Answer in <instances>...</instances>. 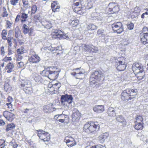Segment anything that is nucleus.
<instances>
[{"mask_svg": "<svg viewBox=\"0 0 148 148\" xmlns=\"http://www.w3.org/2000/svg\"><path fill=\"white\" fill-rule=\"evenodd\" d=\"M50 108L48 105L45 106L43 107V110L45 112H48L49 111Z\"/></svg>", "mask_w": 148, "mask_h": 148, "instance_id": "44", "label": "nucleus"}, {"mask_svg": "<svg viewBox=\"0 0 148 148\" xmlns=\"http://www.w3.org/2000/svg\"><path fill=\"white\" fill-rule=\"evenodd\" d=\"M90 126H89V130H88V131L90 132V133L95 132H96L99 130L100 128L99 125L97 122H90Z\"/></svg>", "mask_w": 148, "mask_h": 148, "instance_id": "7", "label": "nucleus"}, {"mask_svg": "<svg viewBox=\"0 0 148 148\" xmlns=\"http://www.w3.org/2000/svg\"><path fill=\"white\" fill-rule=\"evenodd\" d=\"M51 7L53 12H55L59 11L60 8L58 6H56V5L52 3L51 4Z\"/></svg>", "mask_w": 148, "mask_h": 148, "instance_id": "36", "label": "nucleus"}, {"mask_svg": "<svg viewBox=\"0 0 148 148\" xmlns=\"http://www.w3.org/2000/svg\"><path fill=\"white\" fill-rule=\"evenodd\" d=\"M90 122H88L85 124L84 125L83 127V130L85 131V132L88 133H90V132L88 131V130H89V126H90Z\"/></svg>", "mask_w": 148, "mask_h": 148, "instance_id": "34", "label": "nucleus"}, {"mask_svg": "<svg viewBox=\"0 0 148 148\" xmlns=\"http://www.w3.org/2000/svg\"><path fill=\"white\" fill-rule=\"evenodd\" d=\"M116 121L118 122L124 124L125 123V119L122 115H119L116 116Z\"/></svg>", "mask_w": 148, "mask_h": 148, "instance_id": "29", "label": "nucleus"}, {"mask_svg": "<svg viewBox=\"0 0 148 148\" xmlns=\"http://www.w3.org/2000/svg\"><path fill=\"white\" fill-rule=\"evenodd\" d=\"M111 27L114 32L117 34H121L124 31L123 26L121 22L114 23L112 25Z\"/></svg>", "mask_w": 148, "mask_h": 148, "instance_id": "1", "label": "nucleus"}, {"mask_svg": "<svg viewBox=\"0 0 148 148\" xmlns=\"http://www.w3.org/2000/svg\"><path fill=\"white\" fill-rule=\"evenodd\" d=\"M108 136V134L106 132L101 134L99 137V140L100 143H103Z\"/></svg>", "mask_w": 148, "mask_h": 148, "instance_id": "21", "label": "nucleus"}, {"mask_svg": "<svg viewBox=\"0 0 148 148\" xmlns=\"http://www.w3.org/2000/svg\"><path fill=\"white\" fill-rule=\"evenodd\" d=\"M68 138V137H67L66 138L64 139V141H67L68 143H69V142H73V143L74 144H73V145H72V144H71L70 145H68V146L69 147H72L74 145H75L76 144V142L75 140H74V139L72 137H71L70 136L69 137V139H67L66 138ZM73 143H72V144Z\"/></svg>", "mask_w": 148, "mask_h": 148, "instance_id": "26", "label": "nucleus"}, {"mask_svg": "<svg viewBox=\"0 0 148 148\" xmlns=\"http://www.w3.org/2000/svg\"><path fill=\"white\" fill-rule=\"evenodd\" d=\"M13 39V38H11L10 37H8V38H7V39H6L7 40L8 43L10 47H11L12 46V41Z\"/></svg>", "mask_w": 148, "mask_h": 148, "instance_id": "45", "label": "nucleus"}, {"mask_svg": "<svg viewBox=\"0 0 148 148\" xmlns=\"http://www.w3.org/2000/svg\"><path fill=\"white\" fill-rule=\"evenodd\" d=\"M6 105L8 106V108H12V104L10 102L7 103Z\"/></svg>", "mask_w": 148, "mask_h": 148, "instance_id": "58", "label": "nucleus"}, {"mask_svg": "<svg viewBox=\"0 0 148 148\" xmlns=\"http://www.w3.org/2000/svg\"><path fill=\"white\" fill-rule=\"evenodd\" d=\"M29 109L26 108L25 109H24V110L23 111L24 113H27L29 111Z\"/></svg>", "mask_w": 148, "mask_h": 148, "instance_id": "64", "label": "nucleus"}, {"mask_svg": "<svg viewBox=\"0 0 148 148\" xmlns=\"http://www.w3.org/2000/svg\"><path fill=\"white\" fill-rule=\"evenodd\" d=\"M18 0H11V3L13 5H15L18 3Z\"/></svg>", "mask_w": 148, "mask_h": 148, "instance_id": "53", "label": "nucleus"}, {"mask_svg": "<svg viewBox=\"0 0 148 148\" xmlns=\"http://www.w3.org/2000/svg\"><path fill=\"white\" fill-rule=\"evenodd\" d=\"M5 141L3 139L0 140V148H3L5 146Z\"/></svg>", "mask_w": 148, "mask_h": 148, "instance_id": "46", "label": "nucleus"}, {"mask_svg": "<svg viewBox=\"0 0 148 148\" xmlns=\"http://www.w3.org/2000/svg\"><path fill=\"white\" fill-rule=\"evenodd\" d=\"M12 60V58L10 57H6L4 59V60Z\"/></svg>", "mask_w": 148, "mask_h": 148, "instance_id": "62", "label": "nucleus"}, {"mask_svg": "<svg viewBox=\"0 0 148 148\" xmlns=\"http://www.w3.org/2000/svg\"><path fill=\"white\" fill-rule=\"evenodd\" d=\"M81 1L79 0H74L73 1V7H75V10L79 11L82 7Z\"/></svg>", "mask_w": 148, "mask_h": 148, "instance_id": "17", "label": "nucleus"}, {"mask_svg": "<svg viewBox=\"0 0 148 148\" xmlns=\"http://www.w3.org/2000/svg\"><path fill=\"white\" fill-rule=\"evenodd\" d=\"M132 69L134 72L138 74L139 72L142 73L143 68L141 64H140L138 63L135 62L133 65Z\"/></svg>", "mask_w": 148, "mask_h": 148, "instance_id": "10", "label": "nucleus"}, {"mask_svg": "<svg viewBox=\"0 0 148 148\" xmlns=\"http://www.w3.org/2000/svg\"><path fill=\"white\" fill-rule=\"evenodd\" d=\"M74 70V72L72 73L71 74L74 76L76 79H82L84 77V73H85L84 70L80 68L75 69Z\"/></svg>", "mask_w": 148, "mask_h": 148, "instance_id": "3", "label": "nucleus"}, {"mask_svg": "<svg viewBox=\"0 0 148 148\" xmlns=\"http://www.w3.org/2000/svg\"><path fill=\"white\" fill-rule=\"evenodd\" d=\"M1 52L2 55H4V47L3 46H2L1 48Z\"/></svg>", "mask_w": 148, "mask_h": 148, "instance_id": "55", "label": "nucleus"}, {"mask_svg": "<svg viewBox=\"0 0 148 148\" xmlns=\"http://www.w3.org/2000/svg\"><path fill=\"white\" fill-rule=\"evenodd\" d=\"M5 124V122L2 120L0 119V126L4 125Z\"/></svg>", "mask_w": 148, "mask_h": 148, "instance_id": "60", "label": "nucleus"}, {"mask_svg": "<svg viewBox=\"0 0 148 148\" xmlns=\"http://www.w3.org/2000/svg\"><path fill=\"white\" fill-rule=\"evenodd\" d=\"M20 18H21V15L19 14H18L17 16H16L15 21L16 22H18Z\"/></svg>", "mask_w": 148, "mask_h": 148, "instance_id": "56", "label": "nucleus"}, {"mask_svg": "<svg viewBox=\"0 0 148 148\" xmlns=\"http://www.w3.org/2000/svg\"><path fill=\"white\" fill-rule=\"evenodd\" d=\"M140 41L144 45L148 43V32L142 33L140 34Z\"/></svg>", "mask_w": 148, "mask_h": 148, "instance_id": "14", "label": "nucleus"}, {"mask_svg": "<svg viewBox=\"0 0 148 148\" xmlns=\"http://www.w3.org/2000/svg\"><path fill=\"white\" fill-rule=\"evenodd\" d=\"M107 113L109 116H115L116 114L114 109L112 107H110L108 109Z\"/></svg>", "mask_w": 148, "mask_h": 148, "instance_id": "27", "label": "nucleus"}, {"mask_svg": "<svg viewBox=\"0 0 148 148\" xmlns=\"http://www.w3.org/2000/svg\"><path fill=\"white\" fill-rule=\"evenodd\" d=\"M63 114H61L60 115H57L55 116L54 117V119H58V117H60V118H62V116H64Z\"/></svg>", "mask_w": 148, "mask_h": 148, "instance_id": "54", "label": "nucleus"}, {"mask_svg": "<svg viewBox=\"0 0 148 148\" xmlns=\"http://www.w3.org/2000/svg\"><path fill=\"white\" fill-rule=\"evenodd\" d=\"M22 29L23 32L24 34H28L30 36L33 34V29L32 28H29V27L25 24L23 25Z\"/></svg>", "mask_w": 148, "mask_h": 148, "instance_id": "12", "label": "nucleus"}, {"mask_svg": "<svg viewBox=\"0 0 148 148\" xmlns=\"http://www.w3.org/2000/svg\"><path fill=\"white\" fill-rule=\"evenodd\" d=\"M130 97H132V99L134 98V96L137 95V90L136 89H130Z\"/></svg>", "mask_w": 148, "mask_h": 148, "instance_id": "31", "label": "nucleus"}, {"mask_svg": "<svg viewBox=\"0 0 148 148\" xmlns=\"http://www.w3.org/2000/svg\"><path fill=\"white\" fill-rule=\"evenodd\" d=\"M96 79H94V77H92V75H91L90 79V85L92 86H93L94 85H95L96 82Z\"/></svg>", "mask_w": 148, "mask_h": 148, "instance_id": "40", "label": "nucleus"}, {"mask_svg": "<svg viewBox=\"0 0 148 148\" xmlns=\"http://www.w3.org/2000/svg\"><path fill=\"white\" fill-rule=\"evenodd\" d=\"M22 11L21 10L19 14L21 15L20 20L22 23H24L27 21V19L28 18V14L25 13L24 12L23 10V12H21Z\"/></svg>", "mask_w": 148, "mask_h": 148, "instance_id": "22", "label": "nucleus"}, {"mask_svg": "<svg viewBox=\"0 0 148 148\" xmlns=\"http://www.w3.org/2000/svg\"><path fill=\"white\" fill-rule=\"evenodd\" d=\"M134 73L135 74L136 76L138 77V79H142L143 78L144 74V73L143 72V70H142V73L141 72H139L138 73V74H137L135 72H134Z\"/></svg>", "mask_w": 148, "mask_h": 148, "instance_id": "37", "label": "nucleus"}, {"mask_svg": "<svg viewBox=\"0 0 148 148\" xmlns=\"http://www.w3.org/2000/svg\"><path fill=\"white\" fill-rule=\"evenodd\" d=\"M17 66L18 67L21 68L23 67L24 65V62L22 61L17 62Z\"/></svg>", "mask_w": 148, "mask_h": 148, "instance_id": "49", "label": "nucleus"}, {"mask_svg": "<svg viewBox=\"0 0 148 148\" xmlns=\"http://www.w3.org/2000/svg\"><path fill=\"white\" fill-rule=\"evenodd\" d=\"M15 36L16 38H18L20 36L21 32L18 26H17L15 29Z\"/></svg>", "mask_w": 148, "mask_h": 148, "instance_id": "32", "label": "nucleus"}, {"mask_svg": "<svg viewBox=\"0 0 148 148\" xmlns=\"http://www.w3.org/2000/svg\"><path fill=\"white\" fill-rule=\"evenodd\" d=\"M29 61L33 63H37L40 60V58L36 54H33L29 57Z\"/></svg>", "mask_w": 148, "mask_h": 148, "instance_id": "16", "label": "nucleus"}, {"mask_svg": "<svg viewBox=\"0 0 148 148\" xmlns=\"http://www.w3.org/2000/svg\"><path fill=\"white\" fill-rule=\"evenodd\" d=\"M37 10V7L36 5H33L32 7V14H34Z\"/></svg>", "mask_w": 148, "mask_h": 148, "instance_id": "42", "label": "nucleus"}, {"mask_svg": "<svg viewBox=\"0 0 148 148\" xmlns=\"http://www.w3.org/2000/svg\"><path fill=\"white\" fill-rule=\"evenodd\" d=\"M80 116V114L78 111L74 112L72 115V121H75L77 120H79Z\"/></svg>", "mask_w": 148, "mask_h": 148, "instance_id": "25", "label": "nucleus"}, {"mask_svg": "<svg viewBox=\"0 0 148 148\" xmlns=\"http://www.w3.org/2000/svg\"><path fill=\"white\" fill-rule=\"evenodd\" d=\"M127 28L129 30H132L133 29L134 26V24L132 23H130L127 25Z\"/></svg>", "mask_w": 148, "mask_h": 148, "instance_id": "50", "label": "nucleus"}, {"mask_svg": "<svg viewBox=\"0 0 148 148\" xmlns=\"http://www.w3.org/2000/svg\"><path fill=\"white\" fill-rule=\"evenodd\" d=\"M130 89L128 88L123 91L121 95V98L123 101H127L132 99V97H130Z\"/></svg>", "mask_w": 148, "mask_h": 148, "instance_id": "5", "label": "nucleus"}, {"mask_svg": "<svg viewBox=\"0 0 148 148\" xmlns=\"http://www.w3.org/2000/svg\"><path fill=\"white\" fill-rule=\"evenodd\" d=\"M61 84L60 83H56L55 84H52V86H51L50 87H49V86H50V85H49L48 86L50 89L53 88V90L57 92L61 86Z\"/></svg>", "mask_w": 148, "mask_h": 148, "instance_id": "24", "label": "nucleus"}, {"mask_svg": "<svg viewBox=\"0 0 148 148\" xmlns=\"http://www.w3.org/2000/svg\"><path fill=\"white\" fill-rule=\"evenodd\" d=\"M93 111L97 113H101L104 110L103 105H96L93 108Z\"/></svg>", "mask_w": 148, "mask_h": 148, "instance_id": "18", "label": "nucleus"}, {"mask_svg": "<svg viewBox=\"0 0 148 148\" xmlns=\"http://www.w3.org/2000/svg\"><path fill=\"white\" fill-rule=\"evenodd\" d=\"M14 67V66L13 63H9L5 67L6 72L8 73H10L13 71Z\"/></svg>", "mask_w": 148, "mask_h": 148, "instance_id": "23", "label": "nucleus"}, {"mask_svg": "<svg viewBox=\"0 0 148 148\" xmlns=\"http://www.w3.org/2000/svg\"><path fill=\"white\" fill-rule=\"evenodd\" d=\"M60 71V69H56V71H51L49 78L53 80L57 78Z\"/></svg>", "mask_w": 148, "mask_h": 148, "instance_id": "11", "label": "nucleus"}, {"mask_svg": "<svg viewBox=\"0 0 148 148\" xmlns=\"http://www.w3.org/2000/svg\"><path fill=\"white\" fill-rule=\"evenodd\" d=\"M7 34V31L5 29H3L2 30L1 33V36L2 39L4 40H5L7 39V37L6 36Z\"/></svg>", "mask_w": 148, "mask_h": 148, "instance_id": "38", "label": "nucleus"}, {"mask_svg": "<svg viewBox=\"0 0 148 148\" xmlns=\"http://www.w3.org/2000/svg\"><path fill=\"white\" fill-rule=\"evenodd\" d=\"M15 127V125L13 123L8 124L7 126L6 130V131L8 132L14 129Z\"/></svg>", "mask_w": 148, "mask_h": 148, "instance_id": "35", "label": "nucleus"}, {"mask_svg": "<svg viewBox=\"0 0 148 148\" xmlns=\"http://www.w3.org/2000/svg\"><path fill=\"white\" fill-rule=\"evenodd\" d=\"M84 49L88 52L96 53L98 51V48L92 45H86L84 47Z\"/></svg>", "mask_w": 148, "mask_h": 148, "instance_id": "13", "label": "nucleus"}, {"mask_svg": "<svg viewBox=\"0 0 148 148\" xmlns=\"http://www.w3.org/2000/svg\"><path fill=\"white\" fill-rule=\"evenodd\" d=\"M136 121L135 123H141L143 121V119L141 116H138L136 118Z\"/></svg>", "mask_w": 148, "mask_h": 148, "instance_id": "41", "label": "nucleus"}, {"mask_svg": "<svg viewBox=\"0 0 148 148\" xmlns=\"http://www.w3.org/2000/svg\"><path fill=\"white\" fill-rule=\"evenodd\" d=\"M109 8V11L111 12V13H116L119 11V7L116 5L115 3H110L108 5Z\"/></svg>", "mask_w": 148, "mask_h": 148, "instance_id": "8", "label": "nucleus"}, {"mask_svg": "<svg viewBox=\"0 0 148 148\" xmlns=\"http://www.w3.org/2000/svg\"><path fill=\"white\" fill-rule=\"evenodd\" d=\"M10 144L12 145L14 148H16L18 146L17 144L15 142H13L11 141L10 143Z\"/></svg>", "mask_w": 148, "mask_h": 148, "instance_id": "51", "label": "nucleus"}, {"mask_svg": "<svg viewBox=\"0 0 148 148\" xmlns=\"http://www.w3.org/2000/svg\"><path fill=\"white\" fill-rule=\"evenodd\" d=\"M3 12L2 14V17H5L8 16V14L7 13V11L6 9L4 7L3 8Z\"/></svg>", "mask_w": 148, "mask_h": 148, "instance_id": "48", "label": "nucleus"}, {"mask_svg": "<svg viewBox=\"0 0 148 148\" xmlns=\"http://www.w3.org/2000/svg\"><path fill=\"white\" fill-rule=\"evenodd\" d=\"M87 28L89 30H92L96 29L97 28V27L93 24H91L88 26Z\"/></svg>", "mask_w": 148, "mask_h": 148, "instance_id": "39", "label": "nucleus"}, {"mask_svg": "<svg viewBox=\"0 0 148 148\" xmlns=\"http://www.w3.org/2000/svg\"><path fill=\"white\" fill-rule=\"evenodd\" d=\"M24 51L25 50H24V48L22 47L18 49L17 51V53L18 55H21L23 54L25 52Z\"/></svg>", "mask_w": 148, "mask_h": 148, "instance_id": "43", "label": "nucleus"}, {"mask_svg": "<svg viewBox=\"0 0 148 148\" xmlns=\"http://www.w3.org/2000/svg\"><path fill=\"white\" fill-rule=\"evenodd\" d=\"M23 3L24 5V7L27 9L29 6L28 1L27 0H23Z\"/></svg>", "mask_w": 148, "mask_h": 148, "instance_id": "47", "label": "nucleus"}, {"mask_svg": "<svg viewBox=\"0 0 148 148\" xmlns=\"http://www.w3.org/2000/svg\"><path fill=\"white\" fill-rule=\"evenodd\" d=\"M135 128L137 130H141L143 129V125L141 123H135Z\"/></svg>", "mask_w": 148, "mask_h": 148, "instance_id": "30", "label": "nucleus"}, {"mask_svg": "<svg viewBox=\"0 0 148 148\" xmlns=\"http://www.w3.org/2000/svg\"><path fill=\"white\" fill-rule=\"evenodd\" d=\"M92 77L98 81L104 79V75L101 71H95L92 75Z\"/></svg>", "mask_w": 148, "mask_h": 148, "instance_id": "9", "label": "nucleus"}, {"mask_svg": "<svg viewBox=\"0 0 148 148\" xmlns=\"http://www.w3.org/2000/svg\"><path fill=\"white\" fill-rule=\"evenodd\" d=\"M62 32L61 30H54L53 31L52 35L53 38H60L61 37V33Z\"/></svg>", "mask_w": 148, "mask_h": 148, "instance_id": "20", "label": "nucleus"}, {"mask_svg": "<svg viewBox=\"0 0 148 148\" xmlns=\"http://www.w3.org/2000/svg\"><path fill=\"white\" fill-rule=\"evenodd\" d=\"M32 76L36 82L39 83H42L43 82V79L40 75L34 73L32 74Z\"/></svg>", "mask_w": 148, "mask_h": 148, "instance_id": "19", "label": "nucleus"}, {"mask_svg": "<svg viewBox=\"0 0 148 148\" xmlns=\"http://www.w3.org/2000/svg\"><path fill=\"white\" fill-rule=\"evenodd\" d=\"M73 98L71 95L66 94L61 96L60 100L61 104L65 106H68V104L72 103Z\"/></svg>", "mask_w": 148, "mask_h": 148, "instance_id": "2", "label": "nucleus"}, {"mask_svg": "<svg viewBox=\"0 0 148 148\" xmlns=\"http://www.w3.org/2000/svg\"><path fill=\"white\" fill-rule=\"evenodd\" d=\"M23 57L21 55H18L17 56L16 60L17 62L20 61L22 59Z\"/></svg>", "mask_w": 148, "mask_h": 148, "instance_id": "52", "label": "nucleus"}, {"mask_svg": "<svg viewBox=\"0 0 148 148\" xmlns=\"http://www.w3.org/2000/svg\"><path fill=\"white\" fill-rule=\"evenodd\" d=\"M65 119H59L57 120V121H58L59 122H61V123H64V121H65Z\"/></svg>", "mask_w": 148, "mask_h": 148, "instance_id": "63", "label": "nucleus"}, {"mask_svg": "<svg viewBox=\"0 0 148 148\" xmlns=\"http://www.w3.org/2000/svg\"><path fill=\"white\" fill-rule=\"evenodd\" d=\"M6 23L7 25H8L7 27H8L10 28L11 25V23H10V22L9 21H7Z\"/></svg>", "mask_w": 148, "mask_h": 148, "instance_id": "59", "label": "nucleus"}, {"mask_svg": "<svg viewBox=\"0 0 148 148\" xmlns=\"http://www.w3.org/2000/svg\"><path fill=\"white\" fill-rule=\"evenodd\" d=\"M26 85H25V84H21L20 86L19 87L21 88H23L24 87H27L26 86Z\"/></svg>", "mask_w": 148, "mask_h": 148, "instance_id": "61", "label": "nucleus"}, {"mask_svg": "<svg viewBox=\"0 0 148 148\" xmlns=\"http://www.w3.org/2000/svg\"><path fill=\"white\" fill-rule=\"evenodd\" d=\"M37 131V135L40 139L44 142L47 141L49 140L50 136L48 132L41 130H38Z\"/></svg>", "mask_w": 148, "mask_h": 148, "instance_id": "4", "label": "nucleus"}, {"mask_svg": "<svg viewBox=\"0 0 148 148\" xmlns=\"http://www.w3.org/2000/svg\"><path fill=\"white\" fill-rule=\"evenodd\" d=\"M51 70L49 68H47L45 69L40 73L41 75L43 76L47 77L49 78V76L50 75Z\"/></svg>", "mask_w": 148, "mask_h": 148, "instance_id": "28", "label": "nucleus"}, {"mask_svg": "<svg viewBox=\"0 0 148 148\" xmlns=\"http://www.w3.org/2000/svg\"><path fill=\"white\" fill-rule=\"evenodd\" d=\"M3 114L5 118L8 121H12L14 120V115L13 113L6 111L4 112Z\"/></svg>", "mask_w": 148, "mask_h": 148, "instance_id": "15", "label": "nucleus"}, {"mask_svg": "<svg viewBox=\"0 0 148 148\" xmlns=\"http://www.w3.org/2000/svg\"><path fill=\"white\" fill-rule=\"evenodd\" d=\"M34 19L36 20L35 21H37V20H40V17L38 15L35 16L34 17Z\"/></svg>", "mask_w": 148, "mask_h": 148, "instance_id": "57", "label": "nucleus"}, {"mask_svg": "<svg viewBox=\"0 0 148 148\" xmlns=\"http://www.w3.org/2000/svg\"><path fill=\"white\" fill-rule=\"evenodd\" d=\"M97 34L99 36L104 37L105 34L104 30L101 29H99L97 31Z\"/></svg>", "mask_w": 148, "mask_h": 148, "instance_id": "33", "label": "nucleus"}, {"mask_svg": "<svg viewBox=\"0 0 148 148\" xmlns=\"http://www.w3.org/2000/svg\"><path fill=\"white\" fill-rule=\"evenodd\" d=\"M122 58H120L119 60H117L116 61V64L117 66L116 67V69L119 71H124L126 67V64H125V61H122Z\"/></svg>", "mask_w": 148, "mask_h": 148, "instance_id": "6", "label": "nucleus"}]
</instances>
